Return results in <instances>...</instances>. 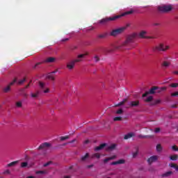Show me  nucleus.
<instances>
[{"instance_id": "obj_58", "label": "nucleus", "mask_w": 178, "mask_h": 178, "mask_svg": "<svg viewBox=\"0 0 178 178\" xmlns=\"http://www.w3.org/2000/svg\"><path fill=\"white\" fill-rule=\"evenodd\" d=\"M88 143H90V140H86L84 141V144H88Z\"/></svg>"}, {"instance_id": "obj_46", "label": "nucleus", "mask_w": 178, "mask_h": 178, "mask_svg": "<svg viewBox=\"0 0 178 178\" xmlns=\"http://www.w3.org/2000/svg\"><path fill=\"white\" fill-rule=\"evenodd\" d=\"M3 173L4 175H10V170H6Z\"/></svg>"}, {"instance_id": "obj_56", "label": "nucleus", "mask_w": 178, "mask_h": 178, "mask_svg": "<svg viewBox=\"0 0 178 178\" xmlns=\"http://www.w3.org/2000/svg\"><path fill=\"white\" fill-rule=\"evenodd\" d=\"M26 89L24 88H21L20 90H19V91L21 92H24V90H25Z\"/></svg>"}, {"instance_id": "obj_25", "label": "nucleus", "mask_w": 178, "mask_h": 178, "mask_svg": "<svg viewBox=\"0 0 178 178\" xmlns=\"http://www.w3.org/2000/svg\"><path fill=\"white\" fill-rule=\"evenodd\" d=\"M103 52H104V54H111V53L113 52V49H104Z\"/></svg>"}, {"instance_id": "obj_48", "label": "nucleus", "mask_w": 178, "mask_h": 178, "mask_svg": "<svg viewBox=\"0 0 178 178\" xmlns=\"http://www.w3.org/2000/svg\"><path fill=\"white\" fill-rule=\"evenodd\" d=\"M178 95V92H175L171 94V97H177Z\"/></svg>"}, {"instance_id": "obj_31", "label": "nucleus", "mask_w": 178, "mask_h": 178, "mask_svg": "<svg viewBox=\"0 0 178 178\" xmlns=\"http://www.w3.org/2000/svg\"><path fill=\"white\" fill-rule=\"evenodd\" d=\"M15 105L17 108H22V106H23V104L22 103V102H17Z\"/></svg>"}, {"instance_id": "obj_62", "label": "nucleus", "mask_w": 178, "mask_h": 178, "mask_svg": "<svg viewBox=\"0 0 178 178\" xmlns=\"http://www.w3.org/2000/svg\"><path fill=\"white\" fill-rule=\"evenodd\" d=\"M58 72V70H56V71L52 72L51 73H54V75L55 76V73Z\"/></svg>"}, {"instance_id": "obj_11", "label": "nucleus", "mask_w": 178, "mask_h": 178, "mask_svg": "<svg viewBox=\"0 0 178 178\" xmlns=\"http://www.w3.org/2000/svg\"><path fill=\"white\" fill-rule=\"evenodd\" d=\"M158 158H159V156L154 155V156H152L149 158L147 159V163L148 165H152V163H154V162H156L158 161Z\"/></svg>"}, {"instance_id": "obj_1", "label": "nucleus", "mask_w": 178, "mask_h": 178, "mask_svg": "<svg viewBox=\"0 0 178 178\" xmlns=\"http://www.w3.org/2000/svg\"><path fill=\"white\" fill-rule=\"evenodd\" d=\"M133 13H134V10H131L129 11H126L125 13H123L121 15H115L114 17L103 18L99 21V23L100 24H108L109 22H113L115 20H118V19H120V17L127 16V15H133Z\"/></svg>"}, {"instance_id": "obj_19", "label": "nucleus", "mask_w": 178, "mask_h": 178, "mask_svg": "<svg viewBox=\"0 0 178 178\" xmlns=\"http://www.w3.org/2000/svg\"><path fill=\"white\" fill-rule=\"evenodd\" d=\"M131 137H134V133H129V134H126L124 136V140H129V138H131Z\"/></svg>"}, {"instance_id": "obj_14", "label": "nucleus", "mask_w": 178, "mask_h": 178, "mask_svg": "<svg viewBox=\"0 0 178 178\" xmlns=\"http://www.w3.org/2000/svg\"><path fill=\"white\" fill-rule=\"evenodd\" d=\"M140 105V101L136 100V101H132L130 102L129 106H131V108H134V107H137Z\"/></svg>"}, {"instance_id": "obj_3", "label": "nucleus", "mask_w": 178, "mask_h": 178, "mask_svg": "<svg viewBox=\"0 0 178 178\" xmlns=\"http://www.w3.org/2000/svg\"><path fill=\"white\" fill-rule=\"evenodd\" d=\"M87 55H88V53L78 55L76 59L72 60L71 61L67 63V68H68L69 70H73L74 69V66L76 63L83 62V59H84V56H87Z\"/></svg>"}, {"instance_id": "obj_36", "label": "nucleus", "mask_w": 178, "mask_h": 178, "mask_svg": "<svg viewBox=\"0 0 178 178\" xmlns=\"http://www.w3.org/2000/svg\"><path fill=\"white\" fill-rule=\"evenodd\" d=\"M29 163L27 162H23L21 163V168H27Z\"/></svg>"}, {"instance_id": "obj_24", "label": "nucleus", "mask_w": 178, "mask_h": 178, "mask_svg": "<svg viewBox=\"0 0 178 178\" xmlns=\"http://www.w3.org/2000/svg\"><path fill=\"white\" fill-rule=\"evenodd\" d=\"M136 152L132 153L133 158H136L138 155V147H135Z\"/></svg>"}, {"instance_id": "obj_43", "label": "nucleus", "mask_w": 178, "mask_h": 178, "mask_svg": "<svg viewBox=\"0 0 178 178\" xmlns=\"http://www.w3.org/2000/svg\"><path fill=\"white\" fill-rule=\"evenodd\" d=\"M106 37V35L105 34H101L98 35V38H105Z\"/></svg>"}, {"instance_id": "obj_64", "label": "nucleus", "mask_w": 178, "mask_h": 178, "mask_svg": "<svg viewBox=\"0 0 178 178\" xmlns=\"http://www.w3.org/2000/svg\"><path fill=\"white\" fill-rule=\"evenodd\" d=\"M27 178H34V177H33V176H29V177H27Z\"/></svg>"}, {"instance_id": "obj_6", "label": "nucleus", "mask_w": 178, "mask_h": 178, "mask_svg": "<svg viewBox=\"0 0 178 178\" xmlns=\"http://www.w3.org/2000/svg\"><path fill=\"white\" fill-rule=\"evenodd\" d=\"M170 47L165 45L164 44H159L153 47V51L154 52H165L169 49Z\"/></svg>"}, {"instance_id": "obj_53", "label": "nucleus", "mask_w": 178, "mask_h": 178, "mask_svg": "<svg viewBox=\"0 0 178 178\" xmlns=\"http://www.w3.org/2000/svg\"><path fill=\"white\" fill-rule=\"evenodd\" d=\"M66 41H69V38H67L62 40L63 42H66Z\"/></svg>"}, {"instance_id": "obj_47", "label": "nucleus", "mask_w": 178, "mask_h": 178, "mask_svg": "<svg viewBox=\"0 0 178 178\" xmlns=\"http://www.w3.org/2000/svg\"><path fill=\"white\" fill-rule=\"evenodd\" d=\"M42 63H37L35 66L33 67V69H36V67H39L40 65H41Z\"/></svg>"}, {"instance_id": "obj_5", "label": "nucleus", "mask_w": 178, "mask_h": 178, "mask_svg": "<svg viewBox=\"0 0 178 178\" xmlns=\"http://www.w3.org/2000/svg\"><path fill=\"white\" fill-rule=\"evenodd\" d=\"M134 38H137V33H132L131 35H129L126 41H124L122 45H119L115 47V49H120V48H122V47H126V45H127V44H130L131 42H133V41H134Z\"/></svg>"}, {"instance_id": "obj_44", "label": "nucleus", "mask_w": 178, "mask_h": 178, "mask_svg": "<svg viewBox=\"0 0 178 178\" xmlns=\"http://www.w3.org/2000/svg\"><path fill=\"white\" fill-rule=\"evenodd\" d=\"M172 149L173 151H178V147H177V146L174 145V146L172 147Z\"/></svg>"}, {"instance_id": "obj_29", "label": "nucleus", "mask_w": 178, "mask_h": 178, "mask_svg": "<svg viewBox=\"0 0 178 178\" xmlns=\"http://www.w3.org/2000/svg\"><path fill=\"white\" fill-rule=\"evenodd\" d=\"M92 158H97V159H99V158H101V155L99 153H95L92 154Z\"/></svg>"}, {"instance_id": "obj_37", "label": "nucleus", "mask_w": 178, "mask_h": 178, "mask_svg": "<svg viewBox=\"0 0 178 178\" xmlns=\"http://www.w3.org/2000/svg\"><path fill=\"white\" fill-rule=\"evenodd\" d=\"M152 99H153L152 96H149L145 101V102H151V101H152Z\"/></svg>"}, {"instance_id": "obj_55", "label": "nucleus", "mask_w": 178, "mask_h": 178, "mask_svg": "<svg viewBox=\"0 0 178 178\" xmlns=\"http://www.w3.org/2000/svg\"><path fill=\"white\" fill-rule=\"evenodd\" d=\"M139 138H145V136L138 135Z\"/></svg>"}, {"instance_id": "obj_40", "label": "nucleus", "mask_w": 178, "mask_h": 178, "mask_svg": "<svg viewBox=\"0 0 178 178\" xmlns=\"http://www.w3.org/2000/svg\"><path fill=\"white\" fill-rule=\"evenodd\" d=\"M170 87H172V88H176V87H178V83H172L170 85Z\"/></svg>"}, {"instance_id": "obj_51", "label": "nucleus", "mask_w": 178, "mask_h": 178, "mask_svg": "<svg viewBox=\"0 0 178 178\" xmlns=\"http://www.w3.org/2000/svg\"><path fill=\"white\" fill-rule=\"evenodd\" d=\"M154 136L152 135L145 136V138H152Z\"/></svg>"}, {"instance_id": "obj_34", "label": "nucleus", "mask_w": 178, "mask_h": 178, "mask_svg": "<svg viewBox=\"0 0 178 178\" xmlns=\"http://www.w3.org/2000/svg\"><path fill=\"white\" fill-rule=\"evenodd\" d=\"M47 173V171L44 170H39L36 172V175H45Z\"/></svg>"}, {"instance_id": "obj_49", "label": "nucleus", "mask_w": 178, "mask_h": 178, "mask_svg": "<svg viewBox=\"0 0 178 178\" xmlns=\"http://www.w3.org/2000/svg\"><path fill=\"white\" fill-rule=\"evenodd\" d=\"M108 158H109L110 161H112V160H113V159H116V156L114 155V156H112L108 157Z\"/></svg>"}, {"instance_id": "obj_32", "label": "nucleus", "mask_w": 178, "mask_h": 178, "mask_svg": "<svg viewBox=\"0 0 178 178\" xmlns=\"http://www.w3.org/2000/svg\"><path fill=\"white\" fill-rule=\"evenodd\" d=\"M114 122H120L122 120V117H115L113 118Z\"/></svg>"}, {"instance_id": "obj_54", "label": "nucleus", "mask_w": 178, "mask_h": 178, "mask_svg": "<svg viewBox=\"0 0 178 178\" xmlns=\"http://www.w3.org/2000/svg\"><path fill=\"white\" fill-rule=\"evenodd\" d=\"M94 166V165H87L86 166V168H88V169H90V168H92Z\"/></svg>"}, {"instance_id": "obj_33", "label": "nucleus", "mask_w": 178, "mask_h": 178, "mask_svg": "<svg viewBox=\"0 0 178 178\" xmlns=\"http://www.w3.org/2000/svg\"><path fill=\"white\" fill-rule=\"evenodd\" d=\"M170 166H171V168H174V169H175V170H177V172H178V165H177V164L172 163Z\"/></svg>"}, {"instance_id": "obj_20", "label": "nucleus", "mask_w": 178, "mask_h": 178, "mask_svg": "<svg viewBox=\"0 0 178 178\" xmlns=\"http://www.w3.org/2000/svg\"><path fill=\"white\" fill-rule=\"evenodd\" d=\"M126 102H127V99H124L121 102L115 104V107L122 106V105H124V104H126Z\"/></svg>"}, {"instance_id": "obj_9", "label": "nucleus", "mask_w": 178, "mask_h": 178, "mask_svg": "<svg viewBox=\"0 0 178 178\" xmlns=\"http://www.w3.org/2000/svg\"><path fill=\"white\" fill-rule=\"evenodd\" d=\"M147 31H141L138 34L137 33V37L138 38H146V39H152L154 37L152 36H147Z\"/></svg>"}, {"instance_id": "obj_17", "label": "nucleus", "mask_w": 178, "mask_h": 178, "mask_svg": "<svg viewBox=\"0 0 178 178\" xmlns=\"http://www.w3.org/2000/svg\"><path fill=\"white\" fill-rule=\"evenodd\" d=\"M54 72H50L47 74V79H49V80H52V81H54V80H55V75L54 74Z\"/></svg>"}, {"instance_id": "obj_13", "label": "nucleus", "mask_w": 178, "mask_h": 178, "mask_svg": "<svg viewBox=\"0 0 178 178\" xmlns=\"http://www.w3.org/2000/svg\"><path fill=\"white\" fill-rule=\"evenodd\" d=\"M126 161L124 159H120L117 161H113L111 163L112 165H123V163H125Z\"/></svg>"}, {"instance_id": "obj_42", "label": "nucleus", "mask_w": 178, "mask_h": 178, "mask_svg": "<svg viewBox=\"0 0 178 178\" xmlns=\"http://www.w3.org/2000/svg\"><path fill=\"white\" fill-rule=\"evenodd\" d=\"M51 163H52V161H48L47 163H44V164L43 165V166H44V168H47V166H49V165H51Z\"/></svg>"}, {"instance_id": "obj_60", "label": "nucleus", "mask_w": 178, "mask_h": 178, "mask_svg": "<svg viewBox=\"0 0 178 178\" xmlns=\"http://www.w3.org/2000/svg\"><path fill=\"white\" fill-rule=\"evenodd\" d=\"M29 87H30V83H29L28 85H26L25 87H24V88L26 89V88H29Z\"/></svg>"}, {"instance_id": "obj_23", "label": "nucleus", "mask_w": 178, "mask_h": 178, "mask_svg": "<svg viewBox=\"0 0 178 178\" xmlns=\"http://www.w3.org/2000/svg\"><path fill=\"white\" fill-rule=\"evenodd\" d=\"M89 156H90V154L88 153H86V155L83 156L81 158V161H82V162H84V161H87V159Z\"/></svg>"}, {"instance_id": "obj_52", "label": "nucleus", "mask_w": 178, "mask_h": 178, "mask_svg": "<svg viewBox=\"0 0 178 178\" xmlns=\"http://www.w3.org/2000/svg\"><path fill=\"white\" fill-rule=\"evenodd\" d=\"M76 139H74V140L68 142L67 144H73V143H76Z\"/></svg>"}, {"instance_id": "obj_39", "label": "nucleus", "mask_w": 178, "mask_h": 178, "mask_svg": "<svg viewBox=\"0 0 178 178\" xmlns=\"http://www.w3.org/2000/svg\"><path fill=\"white\" fill-rule=\"evenodd\" d=\"M94 60L95 62H99L100 59H99V57L98 56H94Z\"/></svg>"}, {"instance_id": "obj_27", "label": "nucleus", "mask_w": 178, "mask_h": 178, "mask_svg": "<svg viewBox=\"0 0 178 178\" xmlns=\"http://www.w3.org/2000/svg\"><path fill=\"white\" fill-rule=\"evenodd\" d=\"M170 159L171 161H177V159H178V155H177V154H175V155L170 156Z\"/></svg>"}, {"instance_id": "obj_61", "label": "nucleus", "mask_w": 178, "mask_h": 178, "mask_svg": "<svg viewBox=\"0 0 178 178\" xmlns=\"http://www.w3.org/2000/svg\"><path fill=\"white\" fill-rule=\"evenodd\" d=\"M154 26H160V24L159 23H154Z\"/></svg>"}, {"instance_id": "obj_45", "label": "nucleus", "mask_w": 178, "mask_h": 178, "mask_svg": "<svg viewBox=\"0 0 178 178\" xmlns=\"http://www.w3.org/2000/svg\"><path fill=\"white\" fill-rule=\"evenodd\" d=\"M159 131H161V128L159 127L155 128L154 133H159Z\"/></svg>"}, {"instance_id": "obj_50", "label": "nucleus", "mask_w": 178, "mask_h": 178, "mask_svg": "<svg viewBox=\"0 0 178 178\" xmlns=\"http://www.w3.org/2000/svg\"><path fill=\"white\" fill-rule=\"evenodd\" d=\"M109 161H111V159H109V157H108L104 160V163H106L107 162H109Z\"/></svg>"}, {"instance_id": "obj_7", "label": "nucleus", "mask_w": 178, "mask_h": 178, "mask_svg": "<svg viewBox=\"0 0 178 178\" xmlns=\"http://www.w3.org/2000/svg\"><path fill=\"white\" fill-rule=\"evenodd\" d=\"M173 10V7L171 5H165L158 7L159 12H161V13H168Z\"/></svg>"}, {"instance_id": "obj_41", "label": "nucleus", "mask_w": 178, "mask_h": 178, "mask_svg": "<svg viewBox=\"0 0 178 178\" xmlns=\"http://www.w3.org/2000/svg\"><path fill=\"white\" fill-rule=\"evenodd\" d=\"M24 81H26V78H24L23 79H21L18 81V84H23V83H24Z\"/></svg>"}, {"instance_id": "obj_63", "label": "nucleus", "mask_w": 178, "mask_h": 178, "mask_svg": "<svg viewBox=\"0 0 178 178\" xmlns=\"http://www.w3.org/2000/svg\"><path fill=\"white\" fill-rule=\"evenodd\" d=\"M24 97H27V94L23 93Z\"/></svg>"}, {"instance_id": "obj_2", "label": "nucleus", "mask_w": 178, "mask_h": 178, "mask_svg": "<svg viewBox=\"0 0 178 178\" xmlns=\"http://www.w3.org/2000/svg\"><path fill=\"white\" fill-rule=\"evenodd\" d=\"M39 89L40 90H36L35 92L31 93V98H38L40 97V92H44V94H48L50 92L49 88L47 87L45 83L39 81Z\"/></svg>"}, {"instance_id": "obj_22", "label": "nucleus", "mask_w": 178, "mask_h": 178, "mask_svg": "<svg viewBox=\"0 0 178 178\" xmlns=\"http://www.w3.org/2000/svg\"><path fill=\"white\" fill-rule=\"evenodd\" d=\"M18 163H19L18 161H13L11 163H8L6 167L7 168H12V166H15V165H17Z\"/></svg>"}, {"instance_id": "obj_59", "label": "nucleus", "mask_w": 178, "mask_h": 178, "mask_svg": "<svg viewBox=\"0 0 178 178\" xmlns=\"http://www.w3.org/2000/svg\"><path fill=\"white\" fill-rule=\"evenodd\" d=\"M63 178H70V175H65L63 177Z\"/></svg>"}, {"instance_id": "obj_26", "label": "nucleus", "mask_w": 178, "mask_h": 178, "mask_svg": "<svg viewBox=\"0 0 178 178\" xmlns=\"http://www.w3.org/2000/svg\"><path fill=\"white\" fill-rule=\"evenodd\" d=\"M156 149L157 151V152H162V145H161V144H158L156 147Z\"/></svg>"}, {"instance_id": "obj_10", "label": "nucleus", "mask_w": 178, "mask_h": 178, "mask_svg": "<svg viewBox=\"0 0 178 178\" xmlns=\"http://www.w3.org/2000/svg\"><path fill=\"white\" fill-rule=\"evenodd\" d=\"M16 81H17V79L15 78L6 88H3V92H9V91H10V86H13V84H15V83H16Z\"/></svg>"}, {"instance_id": "obj_12", "label": "nucleus", "mask_w": 178, "mask_h": 178, "mask_svg": "<svg viewBox=\"0 0 178 178\" xmlns=\"http://www.w3.org/2000/svg\"><path fill=\"white\" fill-rule=\"evenodd\" d=\"M49 147H51V143H44L38 147V149H44V151H47Z\"/></svg>"}, {"instance_id": "obj_8", "label": "nucleus", "mask_w": 178, "mask_h": 178, "mask_svg": "<svg viewBox=\"0 0 178 178\" xmlns=\"http://www.w3.org/2000/svg\"><path fill=\"white\" fill-rule=\"evenodd\" d=\"M126 30V27H121L116 29H113L110 35L112 37H116V35H119L120 34H122L123 31Z\"/></svg>"}, {"instance_id": "obj_15", "label": "nucleus", "mask_w": 178, "mask_h": 178, "mask_svg": "<svg viewBox=\"0 0 178 178\" xmlns=\"http://www.w3.org/2000/svg\"><path fill=\"white\" fill-rule=\"evenodd\" d=\"M106 147V143L101 144L99 146H97L95 148V151H101V149H104Z\"/></svg>"}, {"instance_id": "obj_4", "label": "nucleus", "mask_w": 178, "mask_h": 178, "mask_svg": "<svg viewBox=\"0 0 178 178\" xmlns=\"http://www.w3.org/2000/svg\"><path fill=\"white\" fill-rule=\"evenodd\" d=\"M166 88L163 87V88H158V86H153L151 88V89L145 92L143 95V98L147 97V95H149V94H155V92H162V91H165Z\"/></svg>"}, {"instance_id": "obj_18", "label": "nucleus", "mask_w": 178, "mask_h": 178, "mask_svg": "<svg viewBox=\"0 0 178 178\" xmlns=\"http://www.w3.org/2000/svg\"><path fill=\"white\" fill-rule=\"evenodd\" d=\"M170 66V62L169 61L165 60L161 63L162 67H169Z\"/></svg>"}, {"instance_id": "obj_21", "label": "nucleus", "mask_w": 178, "mask_h": 178, "mask_svg": "<svg viewBox=\"0 0 178 178\" xmlns=\"http://www.w3.org/2000/svg\"><path fill=\"white\" fill-rule=\"evenodd\" d=\"M45 62H47V63H53V62H55V58L49 57L46 59Z\"/></svg>"}, {"instance_id": "obj_28", "label": "nucleus", "mask_w": 178, "mask_h": 178, "mask_svg": "<svg viewBox=\"0 0 178 178\" xmlns=\"http://www.w3.org/2000/svg\"><path fill=\"white\" fill-rule=\"evenodd\" d=\"M173 172L172 171H168L164 174H163V177H168V176H170V175H172Z\"/></svg>"}, {"instance_id": "obj_30", "label": "nucleus", "mask_w": 178, "mask_h": 178, "mask_svg": "<svg viewBox=\"0 0 178 178\" xmlns=\"http://www.w3.org/2000/svg\"><path fill=\"white\" fill-rule=\"evenodd\" d=\"M161 103V100L156 99L152 102L151 105H158V104Z\"/></svg>"}, {"instance_id": "obj_35", "label": "nucleus", "mask_w": 178, "mask_h": 178, "mask_svg": "<svg viewBox=\"0 0 178 178\" xmlns=\"http://www.w3.org/2000/svg\"><path fill=\"white\" fill-rule=\"evenodd\" d=\"M65 140H69V136H61L60 137V140L61 141H65Z\"/></svg>"}, {"instance_id": "obj_57", "label": "nucleus", "mask_w": 178, "mask_h": 178, "mask_svg": "<svg viewBox=\"0 0 178 178\" xmlns=\"http://www.w3.org/2000/svg\"><path fill=\"white\" fill-rule=\"evenodd\" d=\"M171 108H177V106L176 104H173L171 106Z\"/></svg>"}, {"instance_id": "obj_16", "label": "nucleus", "mask_w": 178, "mask_h": 178, "mask_svg": "<svg viewBox=\"0 0 178 178\" xmlns=\"http://www.w3.org/2000/svg\"><path fill=\"white\" fill-rule=\"evenodd\" d=\"M116 148V144H112L111 145L107 146L106 147V151H113V149H115Z\"/></svg>"}, {"instance_id": "obj_38", "label": "nucleus", "mask_w": 178, "mask_h": 178, "mask_svg": "<svg viewBox=\"0 0 178 178\" xmlns=\"http://www.w3.org/2000/svg\"><path fill=\"white\" fill-rule=\"evenodd\" d=\"M117 115H122V113H123V109L122 108H120L119 110H118L116 111Z\"/></svg>"}]
</instances>
